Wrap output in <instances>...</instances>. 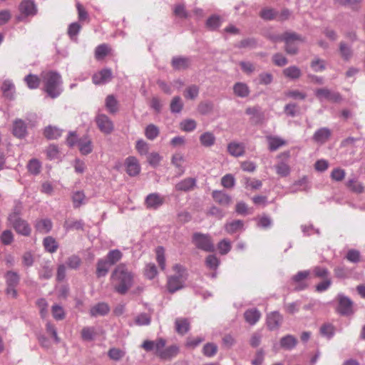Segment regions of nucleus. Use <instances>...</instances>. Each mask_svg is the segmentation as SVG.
<instances>
[{"label":"nucleus","instance_id":"1","mask_svg":"<svg viewBox=\"0 0 365 365\" xmlns=\"http://www.w3.org/2000/svg\"><path fill=\"white\" fill-rule=\"evenodd\" d=\"M134 277L125 264L117 265L110 276L114 290L118 294H125L133 285Z\"/></svg>","mask_w":365,"mask_h":365},{"label":"nucleus","instance_id":"2","mask_svg":"<svg viewBox=\"0 0 365 365\" xmlns=\"http://www.w3.org/2000/svg\"><path fill=\"white\" fill-rule=\"evenodd\" d=\"M43 83V90L47 95L52 98H57L61 93V78L56 72L49 71L41 75Z\"/></svg>","mask_w":365,"mask_h":365},{"label":"nucleus","instance_id":"3","mask_svg":"<svg viewBox=\"0 0 365 365\" xmlns=\"http://www.w3.org/2000/svg\"><path fill=\"white\" fill-rule=\"evenodd\" d=\"M173 271L174 274L168 277L167 282V288L170 293L181 289L187 277L186 269L180 264H175Z\"/></svg>","mask_w":365,"mask_h":365},{"label":"nucleus","instance_id":"4","mask_svg":"<svg viewBox=\"0 0 365 365\" xmlns=\"http://www.w3.org/2000/svg\"><path fill=\"white\" fill-rule=\"evenodd\" d=\"M272 39L274 41H284L285 50L289 54H295L297 52L299 43L304 41L301 36L294 32H286L282 36H273Z\"/></svg>","mask_w":365,"mask_h":365},{"label":"nucleus","instance_id":"5","mask_svg":"<svg viewBox=\"0 0 365 365\" xmlns=\"http://www.w3.org/2000/svg\"><path fill=\"white\" fill-rule=\"evenodd\" d=\"M70 146L76 147L83 155H89L93 150L92 140L87 135L77 138L74 133H70Z\"/></svg>","mask_w":365,"mask_h":365},{"label":"nucleus","instance_id":"6","mask_svg":"<svg viewBox=\"0 0 365 365\" xmlns=\"http://www.w3.org/2000/svg\"><path fill=\"white\" fill-rule=\"evenodd\" d=\"M166 341L163 339L156 340V356L163 360H170L176 356L179 352V348L173 345L165 348Z\"/></svg>","mask_w":365,"mask_h":365},{"label":"nucleus","instance_id":"7","mask_svg":"<svg viewBox=\"0 0 365 365\" xmlns=\"http://www.w3.org/2000/svg\"><path fill=\"white\" fill-rule=\"evenodd\" d=\"M192 242L196 247L205 252H213L215 250L212 240L208 235L195 233L192 237Z\"/></svg>","mask_w":365,"mask_h":365},{"label":"nucleus","instance_id":"8","mask_svg":"<svg viewBox=\"0 0 365 365\" xmlns=\"http://www.w3.org/2000/svg\"><path fill=\"white\" fill-rule=\"evenodd\" d=\"M5 279L6 283V294L11 296L13 298H16L17 291L16 287L20 282L19 274L16 272L8 271L5 274Z\"/></svg>","mask_w":365,"mask_h":365},{"label":"nucleus","instance_id":"9","mask_svg":"<svg viewBox=\"0 0 365 365\" xmlns=\"http://www.w3.org/2000/svg\"><path fill=\"white\" fill-rule=\"evenodd\" d=\"M310 274L309 270L300 271L292 277V284L294 286V290L300 291L307 288V279Z\"/></svg>","mask_w":365,"mask_h":365},{"label":"nucleus","instance_id":"10","mask_svg":"<svg viewBox=\"0 0 365 365\" xmlns=\"http://www.w3.org/2000/svg\"><path fill=\"white\" fill-rule=\"evenodd\" d=\"M96 122L99 130L104 134H110L114 129L113 121L105 114L98 115Z\"/></svg>","mask_w":365,"mask_h":365},{"label":"nucleus","instance_id":"11","mask_svg":"<svg viewBox=\"0 0 365 365\" xmlns=\"http://www.w3.org/2000/svg\"><path fill=\"white\" fill-rule=\"evenodd\" d=\"M165 202V197L159 193L153 192L149 194L145 199V206L147 209L157 210Z\"/></svg>","mask_w":365,"mask_h":365},{"label":"nucleus","instance_id":"12","mask_svg":"<svg viewBox=\"0 0 365 365\" xmlns=\"http://www.w3.org/2000/svg\"><path fill=\"white\" fill-rule=\"evenodd\" d=\"M314 93L317 98L320 101L327 99L331 102H339L341 100V96L339 93L332 92L327 88H318Z\"/></svg>","mask_w":365,"mask_h":365},{"label":"nucleus","instance_id":"13","mask_svg":"<svg viewBox=\"0 0 365 365\" xmlns=\"http://www.w3.org/2000/svg\"><path fill=\"white\" fill-rule=\"evenodd\" d=\"M125 171L129 176L138 175L140 172V165L138 159L134 156H129L125 160Z\"/></svg>","mask_w":365,"mask_h":365},{"label":"nucleus","instance_id":"14","mask_svg":"<svg viewBox=\"0 0 365 365\" xmlns=\"http://www.w3.org/2000/svg\"><path fill=\"white\" fill-rule=\"evenodd\" d=\"M11 225H12L13 228L15 230V231L21 235L24 236H29L31 234V229L29 225V223L20 218L11 221H9Z\"/></svg>","mask_w":365,"mask_h":365},{"label":"nucleus","instance_id":"15","mask_svg":"<svg viewBox=\"0 0 365 365\" xmlns=\"http://www.w3.org/2000/svg\"><path fill=\"white\" fill-rule=\"evenodd\" d=\"M337 312L342 315H349L353 313L352 302L347 297H339Z\"/></svg>","mask_w":365,"mask_h":365},{"label":"nucleus","instance_id":"16","mask_svg":"<svg viewBox=\"0 0 365 365\" xmlns=\"http://www.w3.org/2000/svg\"><path fill=\"white\" fill-rule=\"evenodd\" d=\"M331 135V131L330 129L328 128H321L315 131L312 139L315 143L322 145L330 138Z\"/></svg>","mask_w":365,"mask_h":365},{"label":"nucleus","instance_id":"17","mask_svg":"<svg viewBox=\"0 0 365 365\" xmlns=\"http://www.w3.org/2000/svg\"><path fill=\"white\" fill-rule=\"evenodd\" d=\"M13 135L18 138H24L27 135L26 123L21 119H16L13 123Z\"/></svg>","mask_w":365,"mask_h":365},{"label":"nucleus","instance_id":"18","mask_svg":"<svg viewBox=\"0 0 365 365\" xmlns=\"http://www.w3.org/2000/svg\"><path fill=\"white\" fill-rule=\"evenodd\" d=\"M196 186V179L193 178H187L178 182L175 185L177 191L189 192Z\"/></svg>","mask_w":365,"mask_h":365},{"label":"nucleus","instance_id":"19","mask_svg":"<svg viewBox=\"0 0 365 365\" xmlns=\"http://www.w3.org/2000/svg\"><path fill=\"white\" fill-rule=\"evenodd\" d=\"M1 91L3 96L6 99L10 101L14 99L15 86L11 81H4L1 84Z\"/></svg>","mask_w":365,"mask_h":365},{"label":"nucleus","instance_id":"20","mask_svg":"<svg viewBox=\"0 0 365 365\" xmlns=\"http://www.w3.org/2000/svg\"><path fill=\"white\" fill-rule=\"evenodd\" d=\"M282 321V315L277 312H273L267 315V324L270 330L277 329Z\"/></svg>","mask_w":365,"mask_h":365},{"label":"nucleus","instance_id":"21","mask_svg":"<svg viewBox=\"0 0 365 365\" xmlns=\"http://www.w3.org/2000/svg\"><path fill=\"white\" fill-rule=\"evenodd\" d=\"M111 78V70L108 68H105L93 75V81L95 84H101L110 81Z\"/></svg>","mask_w":365,"mask_h":365},{"label":"nucleus","instance_id":"22","mask_svg":"<svg viewBox=\"0 0 365 365\" xmlns=\"http://www.w3.org/2000/svg\"><path fill=\"white\" fill-rule=\"evenodd\" d=\"M212 196L216 202L223 206L229 205L232 202L230 196L222 191L214 190Z\"/></svg>","mask_w":365,"mask_h":365},{"label":"nucleus","instance_id":"23","mask_svg":"<svg viewBox=\"0 0 365 365\" xmlns=\"http://www.w3.org/2000/svg\"><path fill=\"white\" fill-rule=\"evenodd\" d=\"M20 11L25 16H33L36 14V9L34 1L24 0L20 4Z\"/></svg>","mask_w":365,"mask_h":365},{"label":"nucleus","instance_id":"24","mask_svg":"<svg viewBox=\"0 0 365 365\" xmlns=\"http://www.w3.org/2000/svg\"><path fill=\"white\" fill-rule=\"evenodd\" d=\"M268 147L269 150L274 151L280 147L286 145L287 141L277 136H267Z\"/></svg>","mask_w":365,"mask_h":365},{"label":"nucleus","instance_id":"25","mask_svg":"<svg viewBox=\"0 0 365 365\" xmlns=\"http://www.w3.org/2000/svg\"><path fill=\"white\" fill-rule=\"evenodd\" d=\"M110 311L109 306L104 302H101L93 306L91 310V315L93 317L103 316Z\"/></svg>","mask_w":365,"mask_h":365},{"label":"nucleus","instance_id":"26","mask_svg":"<svg viewBox=\"0 0 365 365\" xmlns=\"http://www.w3.org/2000/svg\"><path fill=\"white\" fill-rule=\"evenodd\" d=\"M105 106L107 110L110 114H115L118 111L119 105L118 101L113 95H108L105 101Z\"/></svg>","mask_w":365,"mask_h":365},{"label":"nucleus","instance_id":"27","mask_svg":"<svg viewBox=\"0 0 365 365\" xmlns=\"http://www.w3.org/2000/svg\"><path fill=\"white\" fill-rule=\"evenodd\" d=\"M110 264L106 259H100L96 264V276L100 278L105 277L108 271Z\"/></svg>","mask_w":365,"mask_h":365},{"label":"nucleus","instance_id":"28","mask_svg":"<svg viewBox=\"0 0 365 365\" xmlns=\"http://www.w3.org/2000/svg\"><path fill=\"white\" fill-rule=\"evenodd\" d=\"M229 153L235 157L242 156L245 153V146L242 143H230L227 145Z\"/></svg>","mask_w":365,"mask_h":365},{"label":"nucleus","instance_id":"29","mask_svg":"<svg viewBox=\"0 0 365 365\" xmlns=\"http://www.w3.org/2000/svg\"><path fill=\"white\" fill-rule=\"evenodd\" d=\"M62 131L56 126L48 125L45 128L43 135L48 140H55L61 136Z\"/></svg>","mask_w":365,"mask_h":365},{"label":"nucleus","instance_id":"30","mask_svg":"<svg viewBox=\"0 0 365 365\" xmlns=\"http://www.w3.org/2000/svg\"><path fill=\"white\" fill-rule=\"evenodd\" d=\"M245 321L251 325L256 324L261 317L260 312L256 309H251L244 314Z\"/></svg>","mask_w":365,"mask_h":365},{"label":"nucleus","instance_id":"31","mask_svg":"<svg viewBox=\"0 0 365 365\" xmlns=\"http://www.w3.org/2000/svg\"><path fill=\"white\" fill-rule=\"evenodd\" d=\"M111 51L110 47L106 43L98 46L95 49V58L96 60H103Z\"/></svg>","mask_w":365,"mask_h":365},{"label":"nucleus","instance_id":"32","mask_svg":"<svg viewBox=\"0 0 365 365\" xmlns=\"http://www.w3.org/2000/svg\"><path fill=\"white\" fill-rule=\"evenodd\" d=\"M244 223L242 220H237L230 222H227L225 225V228L227 232L229 234H233L243 229Z\"/></svg>","mask_w":365,"mask_h":365},{"label":"nucleus","instance_id":"33","mask_svg":"<svg viewBox=\"0 0 365 365\" xmlns=\"http://www.w3.org/2000/svg\"><path fill=\"white\" fill-rule=\"evenodd\" d=\"M175 329L180 334H185L190 329V323L187 319L178 318L175 320Z\"/></svg>","mask_w":365,"mask_h":365},{"label":"nucleus","instance_id":"34","mask_svg":"<svg viewBox=\"0 0 365 365\" xmlns=\"http://www.w3.org/2000/svg\"><path fill=\"white\" fill-rule=\"evenodd\" d=\"M234 93L236 96L245 98L247 97L250 93V89L247 84L244 83H236L233 87Z\"/></svg>","mask_w":365,"mask_h":365},{"label":"nucleus","instance_id":"35","mask_svg":"<svg viewBox=\"0 0 365 365\" xmlns=\"http://www.w3.org/2000/svg\"><path fill=\"white\" fill-rule=\"evenodd\" d=\"M297 339L292 335H287L280 340V345L285 349L290 350L296 346Z\"/></svg>","mask_w":365,"mask_h":365},{"label":"nucleus","instance_id":"36","mask_svg":"<svg viewBox=\"0 0 365 365\" xmlns=\"http://www.w3.org/2000/svg\"><path fill=\"white\" fill-rule=\"evenodd\" d=\"M36 228L41 233H48L52 228V222L48 219L40 220L36 222Z\"/></svg>","mask_w":365,"mask_h":365},{"label":"nucleus","instance_id":"37","mask_svg":"<svg viewBox=\"0 0 365 365\" xmlns=\"http://www.w3.org/2000/svg\"><path fill=\"white\" fill-rule=\"evenodd\" d=\"M184 161V156L182 154L180 153H175L174 155H173L171 158V163L178 169L180 175H182L184 173V168L182 167Z\"/></svg>","mask_w":365,"mask_h":365},{"label":"nucleus","instance_id":"38","mask_svg":"<svg viewBox=\"0 0 365 365\" xmlns=\"http://www.w3.org/2000/svg\"><path fill=\"white\" fill-rule=\"evenodd\" d=\"M200 141L202 145L210 147L215 143V137L211 132H205L200 136Z\"/></svg>","mask_w":365,"mask_h":365},{"label":"nucleus","instance_id":"39","mask_svg":"<svg viewBox=\"0 0 365 365\" xmlns=\"http://www.w3.org/2000/svg\"><path fill=\"white\" fill-rule=\"evenodd\" d=\"M81 337L84 341H93L98 336V332L94 327H84L81 330Z\"/></svg>","mask_w":365,"mask_h":365},{"label":"nucleus","instance_id":"40","mask_svg":"<svg viewBox=\"0 0 365 365\" xmlns=\"http://www.w3.org/2000/svg\"><path fill=\"white\" fill-rule=\"evenodd\" d=\"M276 173L281 177H287L290 173V167L289 165L284 161L282 160L279 162L274 166Z\"/></svg>","mask_w":365,"mask_h":365},{"label":"nucleus","instance_id":"41","mask_svg":"<svg viewBox=\"0 0 365 365\" xmlns=\"http://www.w3.org/2000/svg\"><path fill=\"white\" fill-rule=\"evenodd\" d=\"M172 66L175 69H185L190 66V60L187 58L178 57L172 60Z\"/></svg>","mask_w":365,"mask_h":365},{"label":"nucleus","instance_id":"42","mask_svg":"<svg viewBox=\"0 0 365 365\" xmlns=\"http://www.w3.org/2000/svg\"><path fill=\"white\" fill-rule=\"evenodd\" d=\"M123 257V253L119 250H110L106 256V260L109 262L110 265L115 264L118 262H119Z\"/></svg>","mask_w":365,"mask_h":365},{"label":"nucleus","instance_id":"43","mask_svg":"<svg viewBox=\"0 0 365 365\" xmlns=\"http://www.w3.org/2000/svg\"><path fill=\"white\" fill-rule=\"evenodd\" d=\"M24 81L30 89H36L38 88L41 79L36 75L29 74L25 76Z\"/></svg>","mask_w":365,"mask_h":365},{"label":"nucleus","instance_id":"44","mask_svg":"<svg viewBox=\"0 0 365 365\" xmlns=\"http://www.w3.org/2000/svg\"><path fill=\"white\" fill-rule=\"evenodd\" d=\"M86 197L83 191H77L72 196V202L74 207H79L86 203Z\"/></svg>","mask_w":365,"mask_h":365},{"label":"nucleus","instance_id":"45","mask_svg":"<svg viewBox=\"0 0 365 365\" xmlns=\"http://www.w3.org/2000/svg\"><path fill=\"white\" fill-rule=\"evenodd\" d=\"M199 94V87L196 85H191L184 91L183 96L186 99L194 100Z\"/></svg>","mask_w":365,"mask_h":365},{"label":"nucleus","instance_id":"46","mask_svg":"<svg viewBox=\"0 0 365 365\" xmlns=\"http://www.w3.org/2000/svg\"><path fill=\"white\" fill-rule=\"evenodd\" d=\"M182 108L183 103L181 98L178 96L173 97L170 105L171 112L178 113L182 110Z\"/></svg>","mask_w":365,"mask_h":365},{"label":"nucleus","instance_id":"47","mask_svg":"<svg viewBox=\"0 0 365 365\" xmlns=\"http://www.w3.org/2000/svg\"><path fill=\"white\" fill-rule=\"evenodd\" d=\"M159 133V128L153 124H150L145 128V135L149 140H154L158 136Z\"/></svg>","mask_w":365,"mask_h":365},{"label":"nucleus","instance_id":"48","mask_svg":"<svg viewBox=\"0 0 365 365\" xmlns=\"http://www.w3.org/2000/svg\"><path fill=\"white\" fill-rule=\"evenodd\" d=\"M43 246L46 251L50 253L55 252L57 250L58 245L56 241L52 237H46L43 240Z\"/></svg>","mask_w":365,"mask_h":365},{"label":"nucleus","instance_id":"49","mask_svg":"<svg viewBox=\"0 0 365 365\" xmlns=\"http://www.w3.org/2000/svg\"><path fill=\"white\" fill-rule=\"evenodd\" d=\"M156 252V260L162 270L165 269V249L162 246H158L155 250Z\"/></svg>","mask_w":365,"mask_h":365},{"label":"nucleus","instance_id":"50","mask_svg":"<svg viewBox=\"0 0 365 365\" xmlns=\"http://www.w3.org/2000/svg\"><path fill=\"white\" fill-rule=\"evenodd\" d=\"M27 168L31 174L36 175L41 172V165L37 159H31L27 165Z\"/></svg>","mask_w":365,"mask_h":365},{"label":"nucleus","instance_id":"51","mask_svg":"<svg viewBox=\"0 0 365 365\" xmlns=\"http://www.w3.org/2000/svg\"><path fill=\"white\" fill-rule=\"evenodd\" d=\"M283 73L287 78L296 79L300 77L301 71L297 66H290L283 71Z\"/></svg>","mask_w":365,"mask_h":365},{"label":"nucleus","instance_id":"52","mask_svg":"<svg viewBox=\"0 0 365 365\" xmlns=\"http://www.w3.org/2000/svg\"><path fill=\"white\" fill-rule=\"evenodd\" d=\"M47 158L50 160L58 159L60 152L58 147L55 145H50L46 150Z\"/></svg>","mask_w":365,"mask_h":365},{"label":"nucleus","instance_id":"53","mask_svg":"<svg viewBox=\"0 0 365 365\" xmlns=\"http://www.w3.org/2000/svg\"><path fill=\"white\" fill-rule=\"evenodd\" d=\"M262 185V181L257 179L245 178V186L248 190H258Z\"/></svg>","mask_w":365,"mask_h":365},{"label":"nucleus","instance_id":"54","mask_svg":"<svg viewBox=\"0 0 365 365\" xmlns=\"http://www.w3.org/2000/svg\"><path fill=\"white\" fill-rule=\"evenodd\" d=\"M36 304L40 309L41 318L45 319L48 316V303L44 298H40L37 300Z\"/></svg>","mask_w":365,"mask_h":365},{"label":"nucleus","instance_id":"55","mask_svg":"<svg viewBox=\"0 0 365 365\" xmlns=\"http://www.w3.org/2000/svg\"><path fill=\"white\" fill-rule=\"evenodd\" d=\"M205 264L209 269L215 270L220 264V260L215 255H210L207 257Z\"/></svg>","mask_w":365,"mask_h":365},{"label":"nucleus","instance_id":"56","mask_svg":"<svg viewBox=\"0 0 365 365\" xmlns=\"http://www.w3.org/2000/svg\"><path fill=\"white\" fill-rule=\"evenodd\" d=\"M108 356L110 359L118 361L125 356V352L118 348H111L108 351Z\"/></svg>","mask_w":365,"mask_h":365},{"label":"nucleus","instance_id":"57","mask_svg":"<svg viewBox=\"0 0 365 365\" xmlns=\"http://www.w3.org/2000/svg\"><path fill=\"white\" fill-rule=\"evenodd\" d=\"M180 129L183 131L190 132L195 129L196 122L192 119H187L180 123Z\"/></svg>","mask_w":365,"mask_h":365},{"label":"nucleus","instance_id":"58","mask_svg":"<svg viewBox=\"0 0 365 365\" xmlns=\"http://www.w3.org/2000/svg\"><path fill=\"white\" fill-rule=\"evenodd\" d=\"M312 272L315 277L320 279L328 278L329 270L325 267L317 266L312 269Z\"/></svg>","mask_w":365,"mask_h":365},{"label":"nucleus","instance_id":"59","mask_svg":"<svg viewBox=\"0 0 365 365\" xmlns=\"http://www.w3.org/2000/svg\"><path fill=\"white\" fill-rule=\"evenodd\" d=\"M51 312L53 318L56 320H61L65 317L63 309L58 304H54L52 306Z\"/></svg>","mask_w":365,"mask_h":365},{"label":"nucleus","instance_id":"60","mask_svg":"<svg viewBox=\"0 0 365 365\" xmlns=\"http://www.w3.org/2000/svg\"><path fill=\"white\" fill-rule=\"evenodd\" d=\"M157 274H158L157 268L154 264L150 263L145 266V268L144 270V274L148 279H152L155 278V277L157 275Z\"/></svg>","mask_w":365,"mask_h":365},{"label":"nucleus","instance_id":"61","mask_svg":"<svg viewBox=\"0 0 365 365\" xmlns=\"http://www.w3.org/2000/svg\"><path fill=\"white\" fill-rule=\"evenodd\" d=\"M73 167L77 174H83L86 169L84 160H81L80 158L75 159L73 163Z\"/></svg>","mask_w":365,"mask_h":365},{"label":"nucleus","instance_id":"62","mask_svg":"<svg viewBox=\"0 0 365 365\" xmlns=\"http://www.w3.org/2000/svg\"><path fill=\"white\" fill-rule=\"evenodd\" d=\"M161 160L162 156L156 152H153L148 156V162L153 167H157Z\"/></svg>","mask_w":365,"mask_h":365},{"label":"nucleus","instance_id":"63","mask_svg":"<svg viewBox=\"0 0 365 365\" xmlns=\"http://www.w3.org/2000/svg\"><path fill=\"white\" fill-rule=\"evenodd\" d=\"M339 51L342 58L346 61L349 60L351 57L352 51L350 47L343 42L340 43Z\"/></svg>","mask_w":365,"mask_h":365},{"label":"nucleus","instance_id":"64","mask_svg":"<svg viewBox=\"0 0 365 365\" xmlns=\"http://www.w3.org/2000/svg\"><path fill=\"white\" fill-rule=\"evenodd\" d=\"M217 247L221 255H226L231 250L230 242L227 240H222L218 243Z\"/></svg>","mask_w":365,"mask_h":365}]
</instances>
